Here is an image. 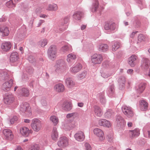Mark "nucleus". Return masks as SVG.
Returning <instances> with one entry per match:
<instances>
[{
  "mask_svg": "<svg viewBox=\"0 0 150 150\" xmlns=\"http://www.w3.org/2000/svg\"><path fill=\"white\" fill-rule=\"evenodd\" d=\"M116 24L114 22H110L106 23L105 26V29L106 30H114L116 28Z\"/></svg>",
  "mask_w": 150,
  "mask_h": 150,
  "instance_id": "17",
  "label": "nucleus"
},
{
  "mask_svg": "<svg viewBox=\"0 0 150 150\" xmlns=\"http://www.w3.org/2000/svg\"><path fill=\"white\" fill-rule=\"evenodd\" d=\"M6 6L8 8H13L15 6V5L13 4L12 1L11 0H10L6 3Z\"/></svg>",
  "mask_w": 150,
  "mask_h": 150,
  "instance_id": "41",
  "label": "nucleus"
},
{
  "mask_svg": "<svg viewBox=\"0 0 150 150\" xmlns=\"http://www.w3.org/2000/svg\"><path fill=\"white\" fill-rule=\"evenodd\" d=\"M113 139V137H110V139H108V141H112V140Z\"/></svg>",
  "mask_w": 150,
  "mask_h": 150,
  "instance_id": "62",
  "label": "nucleus"
},
{
  "mask_svg": "<svg viewBox=\"0 0 150 150\" xmlns=\"http://www.w3.org/2000/svg\"><path fill=\"white\" fill-rule=\"evenodd\" d=\"M47 40L46 39H44L41 40L39 42V45L42 47H44L47 44Z\"/></svg>",
  "mask_w": 150,
  "mask_h": 150,
  "instance_id": "40",
  "label": "nucleus"
},
{
  "mask_svg": "<svg viewBox=\"0 0 150 150\" xmlns=\"http://www.w3.org/2000/svg\"><path fill=\"white\" fill-rule=\"evenodd\" d=\"M78 116V114L77 113L73 112L67 114L66 115V117L67 119H69L71 118L74 119L77 117Z\"/></svg>",
  "mask_w": 150,
  "mask_h": 150,
  "instance_id": "35",
  "label": "nucleus"
},
{
  "mask_svg": "<svg viewBox=\"0 0 150 150\" xmlns=\"http://www.w3.org/2000/svg\"><path fill=\"white\" fill-rule=\"evenodd\" d=\"M93 132L94 134L99 138L100 140L102 141L105 139L104 133L101 129L96 128L94 129Z\"/></svg>",
  "mask_w": 150,
  "mask_h": 150,
  "instance_id": "9",
  "label": "nucleus"
},
{
  "mask_svg": "<svg viewBox=\"0 0 150 150\" xmlns=\"http://www.w3.org/2000/svg\"><path fill=\"white\" fill-rule=\"evenodd\" d=\"M107 150H116V149L115 147L112 146L108 147Z\"/></svg>",
  "mask_w": 150,
  "mask_h": 150,
  "instance_id": "53",
  "label": "nucleus"
},
{
  "mask_svg": "<svg viewBox=\"0 0 150 150\" xmlns=\"http://www.w3.org/2000/svg\"><path fill=\"white\" fill-rule=\"evenodd\" d=\"M72 48L68 46L65 45L62 47L61 49L60 52L62 53H64L67 52H71L72 51Z\"/></svg>",
  "mask_w": 150,
  "mask_h": 150,
  "instance_id": "28",
  "label": "nucleus"
},
{
  "mask_svg": "<svg viewBox=\"0 0 150 150\" xmlns=\"http://www.w3.org/2000/svg\"><path fill=\"white\" fill-rule=\"evenodd\" d=\"M6 21V19L5 18H2V19L1 18L0 19V21L3 22V21Z\"/></svg>",
  "mask_w": 150,
  "mask_h": 150,
  "instance_id": "60",
  "label": "nucleus"
},
{
  "mask_svg": "<svg viewBox=\"0 0 150 150\" xmlns=\"http://www.w3.org/2000/svg\"><path fill=\"white\" fill-rule=\"evenodd\" d=\"M85 146L86 147L85 150H91V148L89 144L86 143Z\"/></svg>",
  "mask_w": 150,
  "mask_h": 150,
  "instance_id": "47",
  "label": "nucleus"
},
{
  "mask_svg": "<svg viewBox=\"0 0 150 150\" xmlns=\"http://www.w3.org/2000/svg\"><path fill=\"white\" fill-rule=\"evenodd\" d=\"M137 57L134 54L132 55L128 59V63L132 67H134L136 64L135 61L137 59Z\"/></svg>",
  "mask_w": 150,
  "mask_h": 150,
  "instance_id": "15",
  "label": "nucleus"
},
{
  "mask_svg": "<svg viewBox=\"0 0 150 150\" xmlns=\"http://www.w3.org/2000/svg\"><path fill=\"white\" fill-rule=\"evenodd\" d=\"M148 137L149 138H150V130L148 131Z\"/></svg>",
  "mask_w": 150,
  "mask_h": 150,
  "instance_id": "64",
  "label": "nucleus"
},
{
  "mask_svg": "<svg viewBox=\"0 0 150 150\" xmlns=\"http://www.w3.org/2000/svg\"><path fill=\"white\" fill-rule=\"evenodd\" d=\"M23 121L25 123H29L30 122V120L28 119H24Z\"/></svg>",
  "mask_w": 150,
  "mask_h": 150,
  "instance_id": "56",
  "label": "nucleus"
},
{
  "mask_svg": "<svg viewBox=\"0 0 150 150\" xmlns=\"http://www.w3.org/2000/svg\"><path fill=\"white\" fill-rule=\"evenodd\" d=\"M51 137L52 140L55 141H57L59 137V134L56 127L53 128L51 132Z\"/></svg>",
  "mask_w": 150,
  "mask_h": 150,
  "instance_id": "18",
  "label": "nucleus"
},
{
  "mask_svg": "<svg viewBox=\"0 0 150 150\" xmlns=\"http://www.w3.org/2000/svg\"><path fill=\"white\" fill-rule=\"evenodd\" d=\"M0 31L2 33L3 36H7L9 33L8 28L6 26H3L1 28Z\"/></svg>",
  "mask_w": 150,
  "mask_h": 150,
  "instance_id": "24",
  "label": "nucleus"
},
{
  "mask_svg": "<svg viewBox=\"0 0 150 150\" xmlns=\"http://www.w3.org/2000/svg\"><path fill=\"white\" fill-rule=\"evenodd\" d=\"M21 94L25 96H28L29 94L28 90L26 88H23L21 90Z\"/></svg>",
  "mask_w": 150,
  "mask_h": 150,
  "instance_id": "33",
  "label": "nucleus"
},
{
  "mask_svg": "<svg viewBox=\"0 0 150 150\" xmlns=\"http://www.w3.org/2000/svg\"><path fill=\"white\" fill-rule=\"evenodd\" d=\"M145 88V84L142 83L138 85L136 88L137 93L141 94L143 92Z\"/></svg>",
  "mask_w": 150,
  "mask_h": 150,
  "instance_id": "19",
  "label": "nucleus"
},
{
  "mask_svg": "<svg viewBox=\"0 0 150 150\" xmlns=\"http://www.w3.org/2000/svg\"><path fill=\"white\" fill-rule=\"evenodd\" d=\"M57 145L59 147L64 148L69 146V139L66 137H62L59 138Z\"/></svg>",
  "mask_w": 150,
  "mask_h": 150,
  "instance_id": "4",
  "label": "nucleus"
},
{
  "mask_svg": "<svg viewBox=\"0 0 150 150\" xmlns=\"http://www.w3.org/2000/svg\"><path fill=\"white\" fill-rule=\"evenodd\" d=\"M124 24L125 26L127 25H128V23L127 22H125Z\"/></svg>",
  "mask_w": 150,
  "mask_h": 150,
  "instance_id": "63",
  "label": "nucleus"
},
{
  "mask_svg": "<svg viewBox=\"0 0 150 150\" xmlns=\"http://www.w3.org/2000/svg\"><path fill=\"white\" fill-rule=\"evenodd\" d=\"M86 27V25H82L81 27V29L82 30L84 29Z\"/></svg>",
  "mask_w": 150,
  "mask_h": 150,
  "instance_id": "59",
  "label": "nucleus"
},
{
  "mask_svg": "<svg viewBox=\"0 0 150 150\" xmlns=\"http://www.w3.org/2000/svg\"><path fill=\"white\" fill-rule=\"evenodd\" d=\"M74 137L77 141L81 142L84 139L85 135L83 132L80 131L74 134Z\"/></svg>",
  "mask_w": 150,
  "mask_h": 150,
  "instance_id": "11",
  "label": "nucleus"
},
{
  "mask_svg": "<svg viewBox=\"0 0 150 150\" xmlns=\"http://www.w3.org/2000/svg\"><path fill=\"white\" fill-rule=\"evenodd\" d=\"M108 49V46L106 44H101L98 46V50L101 52H105L107 51Z\"/></svg>",
  "mask_w": 150,
  "mask_h": 150,
  "instance_id": "27",
  "label": "nucleus"
},
{
  "mask_svg": "<svg viewBox=\"0 0 150 150\" xmlns=\"http://www.w3.org/2000/svg\"><path fill=\"white\" fill-rule=\"evenodd\" d=\"M50 120L53 123L54 125H57L59 122L58 117L55 115L51 116L50 117Z\"/></svg>",
  "mask_w": 150,
  "mask_h": 150,
  "instance_id": "30",
  "label": "nucleus"
},
{
  "mask_svg": "<svg viewBox=\"0 0 150 150\" xmlns=\"http://www.w3.org/2000/svg\"><path fill=\"white\" fill-rule=\"evenodd\" d=\"M44 22V20H40L39 21V23L38 25V27H39Z\"/></svg>",
  "mask_w": 150,
  "mask_h": 150,
  "instance_id": "51",
  "label": "nucleus"
},
{
  "mask_svg": "<svg viewBox=\"0 0 150 150\" xmlns=\"http://www.w3.org/2000/svg\"><path fill=\"white\" fill-rule=\"evenodd\" d=\"M62 107L64 110L67 111L70 110L72 108L71 103L67 101H64L63 103Z\"/></svg>",
  "mask_w": 150,
  "mask_h": 150,
  "instance_id": "22",
  "label": "nucleus"
},
{
  "mask_svg": "<svg viewBox=\"0 0 150 150\" xmlns=\"http://www.w3.org/2000/svg\"><path fill=\"white\" fill-rule=\"evenodd\" d=\"M11 46V44L10 42H5L1 44V48L4 51L8 52L10 50Z\"/></svg>",
  "mask_w": 150,
  "mask_h": 150,
  "instance_id": "12",
  "label": "nucleus"
},
{
  "mask_svg": "<svg viewBox=\"0 0 150 150\" xmlns=\"http://www.w3.org/2000/svg\"><path fill=\"white\" fill-rule=\"evenodd\" d=\"M66 83L69 87H74L75 85V83L72 79L69 78L67 79L66 80Z\"/></svg>",
  "mask_w": 150,
  "mask_h": 150,
  "instance_id": "29",
  "label": "nucleus"
},
{
  "mask_svg": "<svg viewBox=\"0 0 150 150\" xmlns=\"http://www.w3.org/2000/svg\"><path fill=\"white\" fill-rule=\"evenodd\" d=\"M129 133L130 136L132 138H134L139 135L140 131L139 129L136 128L133 130H129Z\"/></svg>",
  "mask_w": 150,
  "mask_h": 150,
  "instance_id": "23",
  "label": "nucleus"
},
{
  "mask_svg": "<svg viewBox=\"0 0 150 150\" xmlns=\"http://www.w3.org/2000/svg\"><path fill=\"white\" fill-rule=\"evenodd\" d=\"M48 53L49 58L53 60L55 58L57 54V48L55 46L52 45L50 46L48 51Z\"/></svg>",
  "mask_w": 150,
  "mask_h": 150,
  "instance_id": "5",
  "label": "nucleus"
},
{
  "mask_svg": "<svg viewBox=\"0 0 150 150\" xmlns=\"http://www.w3.org/2000/svg\"><path fill=\"white\" fill-rule=\"evenodd\" d=\"M119 81L120 83L124 84L125 81V78L124 76H122L119 79Z\"/></svg>",
  "mask_w": 150,
  "mask_h": 150,
  "instance_id": "46",
  "label": "nucleus"
},
{
  "mask_svg": "<svg viewBox=\"0 0 150 150\" xmlns=\"http://www.w3.org/2000/svg\"><path fill=\"white\" fill-rule=\"evenodd\" d=\"M112 111L111 110H108L105 113V116L108 117H110L113 114Z\"/></svg>",
  "mask_w": 150,
  "mask_h": 150,
  "instance_id": "44",
  "label": "nucleus"
},
{
  "mask_svg": "<svg viewBox=\"0 0 150 150\" xmlns=\"http://www.w3.org/2000/svg\"><path fill=\"white\" fill-rule=\"evenodd\" d=\"M108 123L107 122H105L104 123V125L103 126L106 127H109L111 126V124L110 122L107 121Z\"/></svg>",
  "mask_w": 150,
  "mask_h": 150,
  "instance_id": "48",
  "label": "nucleus"
},
{
  "mask_svg": "<svg viewBox=\"0 0 150 150\" xmlns=\"http://www.w3.org/2000/svg\"><path fill=\"white\" fill-rule=\"evenodd\" d=\"M107 122H107V120H105V119H102L100 120H99L98 121V124L100 126H104V123L105 122Z\"/></svg>",
  "mask_w": 150,
  "mask_h": 150,
  "instance_id": "45",
  "label": "nucleus"
},
{
  "mask_svg": "<svg viewBox=\"0 0 150 150\" xmlns=\"http://www.w3.org/2000/svg\"><path fill=\"white\" fill-rule=\"evenodd\" d=\"M110 89L111 92V93H112L113 92V90H114V87L113 86H111L110 88Z\"/></svg>",
  "mask_w": 150,
  "mask_h": 150,
  "instance_id": "58",
  "label": "nucleus"
},
{
  "mask_svg": "<svg viewBox=\"0 0 150 150\" xmlns=\"http://www.w3.org/2000/svg\"><path fill=\"white\" fill-rule=\"evenodd\" d=\"M124 113L128 117H132L134 115L133 111L131 107L124 105L122 108Z\"/></svg>",
  "mask_w": 150,
  "mask_h": 150,
  "instance_id": "6",
  "label": "nucleus"
},
{
  "mask_svg": "<svg viewBox=\"0 0 150 150\" xmlns=\"http://www.w3.org/2000/svg\"><path fill=\"white\" fill-rule=\"evenodd\" d=\"M84 105V104L83 103H78V106L80 107H82Z\"/></svg>",
  "mask_w": 150,
  "mask_h": 150,
  "instance_id": "54",
  "label": "nucleus"
},
{
  "mask_svg": "<svg viewBox=\"0 0 150 150\" xmlns=\"http://www.w3.org/2000/svg\"><path fill=\"white\" fill-rule=\"evenodd\" d=\"M83 15V13L80 11H77L73 15L74 17L76 19L79 20H80L82 16Z\"/></svg>",
  "mask_w": 150,
  "mask_h": 150,
  "instance_id": "32",
  "label": "nucleus"
},
{
  "mask_svg": "<svg viewBox=\"0 0 150 150\" xmlns=\"http://www.w3.org/2000/svg\"><path fill=\"white\" fill-rule=\"evenodd\" d=\"M14 96L12 95H6L4 98V102L5 104L10 105L13 103L15 101Z\"/></svg>",
  "mask_w": 150,
  "mask_h": 150,
  "instance_id": "8",
  "label": "nucleus"
},
{
  "mask_svg": "<svg viewBox=\"0 0 150 150\" xmlns=\"http://www.w3.org/2000/svg\"><path fill=\"white\" fill-rule=\"evenodd\" d=\"M127 125L129 127H131L133 126V124L131 122H129L127 123Z\"/></svg>",
  "mask_w": 150,
  "mask_h": 150,
  "instance_id": "55",
  "label": "nucleus"
},
{
  "mask_svg": "<svg viewBox=\"0 0 150 150\" xmlns=\"http://www.w3.org/2000/svg\"><path fill=\"white\" fill-rule=\"evenodd\" d=\"M94 112L96 115L98 117L101 116L103 114V112L101 109L98 106H95Z\"/></svg>",
  "mask_w": 150,
  "mask_h": 150,
  "instance_id": "25",
  "label": "nucleus"
},
{
  "mask_svg": "<svg viewBox=\"0 0 150 150\" xmlns=\"http://www.w3.org/2000/svg\"><path fill=\"white\" fill-rule=\"evenodd\" d=\"M20 110L23 112H26L30 115L31 114L30 108L29 104L27 103H24L21 105Z\"/></svg>",
  "mask_w": 150,
  "mask_h": 150,
  "instance_id": "7",
  "label": "nucleus"
},
{
  "mask_svg": "<svg viewBox=\"0 0 150 150\" xmlns=\"http://www.w3.org/2000/svg\"><path fill=\"white\" fill-rule=\"evenodd\" d=\"M39 146L37 144L32 146L29 149V150H39Z\"/></svg>",
  "mask_w": 150,
  "mask_h": 150,
  "instance_id": "42",
  "label": "nucleus"
},
{
  "mask_svg": "<svg viewBox=\"0 0 150 150\" xmlns=\"http://www.w3.org/2000/svg\"><path fill=\"white\" fill-rule=\"evenodd\" d=\"M137 31L133 32L132 34L130 35V37L132 38H133L135 34H136L137 33Z\"/></svg>",
  "mask_w": 150,
  "mask_h": 150,
  "instance_id": "50",
  "label": "nucleus"
},
{
  "mask_svg": "<svg viewBox=\"0 0 150 150\" xmlns=\"http://www.w3.org/2000/svg\"><path fill=\"white\" fill-rule=\"evenodd\" d=\"M103 57L102 55L98 54H95L91 57L92 63L94 64H100L102 62Z\"/></svg>",
  "mask_w": 150,
  "mask_h": 150,
  "instance_id": "3",
  "label": "nucleus"
},
{
  "mask_svg": "<svg viewBox=\"0 0 150 150\" xmlns=\"http://www.w3.org/2000/svg\"><path fill=\"white\" fill-rule=\"evenodd\" d=\"M112 74L109 72L106 71H105L101 73L102 76L104 78H107L110 76Z\"/></svg>",
  "mask_w": 150,
  "mask_h": 150,
  "instance_id": "38",
  "label": "nucleus"
},
{
  "mask_svg": "<svg viewBox=\"0 0 150 150\" xmlns=\"http://www.w3.org/2000/svg\"><path fill=\"white\" fill-rule=\"evenodd\" d=\"M140 107L142 111H146L148 109V103L144 100H141L140 103Z\"/></svg>",
  "mask_w": 150,
  "mask_h": 150,
  "instance_id": "20",
  "label": "nucleus"
},
{
  "mask_svg": "<svg viewBox=\"0 0 150 150\" xmlns=\"http://www.w3.org/2000/svg\"><path fill=\"white\" fill-rule=\"evenodd\" d=\"M3 133L6 139L11 140L13 139V135L11 131L8 129H6L3 130Z\"/></svg>",
  "mask_w": 150,
  "mask_h": 150,
  "instance_id": "10",
  "label": "nucleus"
},
{
  "mask_svg": "<svg viewBox=\"0 0 150 150\" xmlns=\"http://www.w3.org/2000/svg\"><path fill=\"white\" fill-rule=\"evenodd\" d=\"M15 150H23L21 147L19 146L17 147L16 149Z\"/></svg>",
  "mask_w": 150,
  "mask_h": 150,
  "instance_id": "57",
  "label": "nucleus"
},
{
  "mask_svg": "<svg viewBox=\"0 0 150 150\" xmlns=\"http://www.w3.org/2000/svg\"><path fill=\"white\" fill-rule=\"evenodd\" d=\"M20 132L23 135L28 137L30 133H32L33 131L31 130H29L28 128L24 127L21 128Z\"/></svg>",
  "mask_w": 150,
  "mask_h": 150,
  "instance_id": "16",
  "label": "nucleus"
},
{
  "mask_svg": "<svg viewBox=\"0 0 150 150\" xmlns=\"http://www.w3.org/2000/svg\"><path fill=\"white\" fill-rule=\"evenodd\" d=\"M86 75V73L85 72H83L81 74L79 75V77L81 79H82L84 78Z\"/></svg>",
  "mask_w": 150,
  "mask_h": 150,
  "instance_id": "49",
  "label": "nucleus"
},
{
  "mask_svg": "<svg viewBox=\"0 0 150 150\" xmlns=\"http://www.w3.org/2000/svg\"><path fill=\"white\" fill-rule=\"evenodd\" d=\"M99 2L98 0H94L93 6L92 9V12L96 11L98 7Z\"/></svg>",
  "mask_w": 150,
  "mask_h": 150,
  "instance_id": "34",
  "label": "nucleus"
},
{
  "mask_svg": "<svg viewBox=\"0 0 150 150\" xmlns=\"http://www.w3.org/2000/svg\"><path fill=\"white\" fill-rule=\"evenodd\" d=\"M82 68L81 64L79 63H78L71 67L70 69V71L72 73L75 74L80 71Z\"/></svg>",
  "mask_w": 150,
  "mask_h": 150,
  "instance_id": "13",
  "label": "nucleus"
},
{
  "mask_svg": "<svg viewBox=\"0 0 150 150\" xmlns=\"http://www.w3.org/2000/svg\"><path fill=\"white\" fill-rule=\"evenodd\" d=\"M30 126L34 131L38 132L42 128V124L40 120L35 119L32 120Z\"/></svg>",
  "mask_w": 150,
  "mask_h": 150,
  "instance_id": "2",
  "label": "nucleus"
},
{
  "mask_svg": "<svg viewBox=\"0 0 150 150\" xmlns=\"http://www.w3.org/2000/svg\"><path fill=\"white\" fill-rule=\"evenodd\" d=\"M1 79L5 81L2 85L1 86L2 89L5 91L9 90L13 85V80L9 79V76L7 74H6V75L4 74L2 76Z\"/></svg>",
  "mask_w": 150,
  "mask_h": 150,
  "instance_id": "1",
  "label": "nucleus"
},
{
  "mask_svg": "<svg viewBox=\"0 0 150 150\" xmlns=\"http://www.w3.org/2000/svg\"><path fill=\"white\" fill-rule=\"evenodd\" d=\"M145 37L142 34H139V35L138 36V42H142L144 41L145 40Z\"/></svg>",
  "mask_w": 150,
  "mask_h": 150,
  "instance_id": "39",
  "label": "nucleus"
},
{
  "mask_svg": "<svg viewBox=\"0 0 150 150\" xmlns=\"http://www.w3.org/2000/svg\"><path fill=\"white\" fill-rule=\"evenodd\" d=\"M76 58V54L71 53L68 54L67 55V61L68 62H71V59L74 60Z\"/></svg>",
  "mask_w": 150,
  "mask_h": 150,
  "instance_id": "31",
  "label": "nucleus"
},
{
  "mask_svg": "<svg viewBox=\"0 0 150 150\" xmlns=\"http://www.w3.org/2000/svg\"><path fill=\"white\" fill-rule=\"evenodd\" d=\"M120 47V43L119 42H115L112 46V50L113 51H115L119 48Z\"/></svg>",
  "mask_w": 150,
  "mask_h": 150,
  "instance_id": "37",
  "label": "nucleus"
},
{
  "mask_svg": "<svg viewBox=\"0 0 150 150\" xmlns=\"http://www.w3.org/2000/svg\"><path fill=\"white\" fill-rule=\"evenodd\" d=\"M133 70L132 69H129L127 71V73L129 74H131L133 73Z\"/></svg>",
  "mask_w": 150,
  "mask_h": 150,
  "instance_id": "52",
  "label": "nucleus"
},
{
  "mask_svg": "<svg viewBox=\"0 0 150 150\" xmlns=\"http://www.w3.org/2000/svg\"><path fill=\"white\" fill-rule=\"evenodd\" d=\"M58 9L57 5L56 4L49 5H48V9L50 11H56Z\"/></svg>",
  "mask_w": 150,
  "mask_h": 150,
  "instance_id": "36",
  "label": "nucleus"
},
{
  "mask_svg": "<svg viewBox=\"0 0 150 150\" xmlns=\"http://www.w3.org/2000/svg\"><path fill=\"white\" fill-rule=\"evenodd\" d=\"M40 17H41L45 18L47 17V16L45 15H42L41 16H40Z\"/></svg>",
  "mask_w": 150,
  "mask_h": 150,
  "instance_id": "61",
  "label": "nucleus"
},
{
  "mask_svg": "<svg viewBox=\"0 0 150 150\" xmlns=\"http://www.w3.org/2000/svg\"><path fill=\"white\" fill-rule=\"evenodd\" d=\"M116 121L118 126L124 125L126 124V122L121 116H117L116 118Z\"/></svg>",
  "mask_w": 150,
  "mask_h": 150,
  "instance_id": "26",
  "label": "nucleus"
},
{
  "mask_svg": "<svg viewBox=\"0 0 150 150\" xmlns=\"http://www.w3.org/2000/svg\"><path fill=\"white\" fill-rule=\"evenodd\" d=\"M18 117L16 116H14L10 120V122L11 124H13L15 122L18 120Z\"/></svg>",
  "mask_w": 150,
  "mask_h": 150,
  "instance_id": "43",
  "label": "nucleus"
},
{
  "mask_svg": "<svg viewBox=\"0 0 150 150\" xmlns=\"http://www.w3.org/2000/svg\"><path fill=\"white\" fill-rule=\"evenodd\" d=\"M54 90L57 93L64 92L65 90L64 85L62 83H59L56 84L54 87Z\"/></svg>",
  "mask_w": 150,
  "mask_h": 150,
  "instance_id": "14",
  "label": "nucleus"
},
{
  "mask_svg": "<svg viewBox=\"0 0 150 150\" xmlns=\"http://www.w3.org/2000/svg\"><path fill=\"white\" fill-rule=\"evenodd\" d=\"M19 55L17 52H14L12 53L10 56V60L12 62H14L17 61L19 59Z\"/></svg>",
  "mask_w": 150,
  "mask_h": 150,
  "instance_id": "21",
  "label": "nucleus"
}]
</instances>
